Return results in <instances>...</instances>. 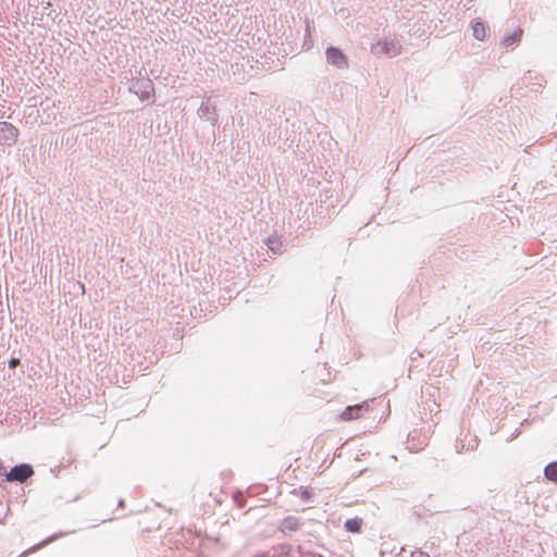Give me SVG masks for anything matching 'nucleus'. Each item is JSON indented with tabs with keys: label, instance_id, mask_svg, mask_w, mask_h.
<instances>
[{
	"label": "nucleus",
	"instance_id": "1",
	"mask_svg": "<svg viewBox=\"0 0 557 557\" xmlns=\"http://www.w3.org/2000/svg\"><path fill=\"white\" fill-rule=\"evenodd\" d=\"M35 474L34 467L30 463L22 462L13 466L10 471L3 472L4 482H17L20 484L27 481Z\"/></svg>",
	"mask_w": 557,
	"mask_h": 557
},
{
	"label": "nucleus",
	"instance_id": "2",
	"mask_svg": "<svg viewBox=\"0 0 557 557\" xmlns=\"http://www.w3.org/2000/svg\"><path fill=\"white\" fill-rule=\"evenodd\" d=\"M128 89L131 92L137 95L140 100H148L154 95L153 83L148 76L133 78Z\"/></svg>",
	"mask_w": 557,
	"mask_h": 557
},
{
	"label": "nucleus",
	"instance_id": "3",
	"mask_svg": "<svg viewBox=\"0 0 557 557\" xmlns=\"http://www.w3.org/2000/svg\"><path fill=\"white\" fill-rule=\"evenodd\" d=\"M200 119L209 121L214 126L219 121L216 104L212 97L206 98L197 110Z\"/></svg>",
	"mask_w": 557,
	"mask_h": 557
},
{
	"label": "nucleus",
	"instance_id": "4",
	"mask_svg": "<svg viewBox=\"0 0 557 557\" xmlns=\"http://www.w3.org/2000/svg\"><path fill=\"white\" fill-rule=\"evenodd\" d=\"M20 131L12 123L0 122V145L12 147L15 145Z\"/></svg>",
	"mask_w": 557,
	"mask_h": 557
},
{
	"label": "nucleus",
	"instance_id": "5",
	"mask_svg": "<svg viewBox=\"0 0 557 557\" xmlns=\"http://www.w3.org/2000/svg\"><path fill=\"white\" fill-rule=\"evenodd\" d=\"M401 45L397 40H379L376 44L372 45L373 53H383L388 57H396L401 53Z\"/></svg>",
	"mask_w": 557,
	"mask_h": 557
},
{
	"label": "nucleus",
	"instance_id": "6",
	"mask_svg": "<svg viewBox=\"0 0 557 557\" xmlns=\"http://www.w3.org/2000/svg\"><path fill=\"white\" fill-rule=\"evenodd\" d=\"M326 61L329 64L337 67V69H347L348 58L346 54L337 47L330 46L325 51Z\"/></svg>",
	"mask_w": 557,
	"mask_h": 557
},
{
	"label": "nucleus",
	"instance_id": "7",
	"mask_svg": "<svg viewBox=\"0 0 557 557\" xmlns=\"http://www.w3.org/2000/svg\"><path fill=\"white\" fill-rule=\"evenodd\" d=\"M369 410V404L367 401L347 406L345 410L341 413V419L344 421H351L354 419L360 418L364 412Z\"/></svg>",
	"mask_w": 557,
	"mask_h": 557
},
{
	"label": "nucleus",
	"instance_id": "8",
	"mask_svg": "<svg viewBox=\"0 0 557 557\" xmlns=\"http://www.w3.org/2000/svg\"><path fill=\"white\" fill-rule=\"evenodd\" d=\"M472 35L478 40H484L490 33V27L483 21L476 18L471 23Z\"/></svg>",
	"mask_w": 557,
	"mask_h": 557
},
{
	"label": "nucleus",
	"instance_id": "9",
	"mask_svg": "<svg viewBox=\"0 0 557 557\" xmlns=\"http://www.w3.org/2000/svg\"><path fill=\"white\" fill-rule=\"evenodd\" d=\"M300 524L299 518L288 516L282 520L280 529L282 532H295L299 529Z\"/></svg>",
	"mask_w": 557,
	"mask_h": 557
},
{
	"label": "nucleus",
	"instance_id": "10",
	"mask_svg": "<svg viewBox=\"0 0 557 557\" xmlns=\"http://www.w3.org/2000/svg\"><path fill=\"white\" fill-rule=\"evenodd\" d=\"M522 34H523L522 29L518 28L515 32H512L511 34L505 35L502 40V45L506 48H509V47L518 44L522 38Z\"/></svg>",
	"mask_w": 557,
	"mask_h": 557
},
{
	"label": "nucleus",
	"instance_id": "11",
	"mask_svg": "<svg viewBox=\"0 0 557 557\" xmlns=\"http://www.w3.org/2000/svg\"><path fill=\"white\" fill-rule=\"evenodd\" d=\"M361 527H362V519L358 518V517L347 519L344 523L345 530L347 532H351V533L360 532Z\"/></svg>",
	"mask_w": 557,
	"mask_h": 557
},
{
	"label": "nucleus",
	"instance_id": "12",
	"mask_svg": "<svg viewBox=\"0 0 557 557\" xmlns=\"http://www.w3.org/2000/svg\"><path fill=\"white\" fill-rule=\"evenodd\" d=\"M265 243H267L268 248L274 255H281L283 252V244H282L280 238H277V237H269Z\"/></svg>",
	"mask_w": 557,
	"mask_h": 557
},
{
	"label": "nucleus",
	"instance_id": "13",
	"mask_svg": "<svg viewBox=\"0 0 557 557\" xmlns=\"http://www.w3.org/2000/svg\"><path fill=\"white\" fill-rule=\"evenodd\" d=\"M544 475L548 481L557 483V461H553L544 468Z\"/></svg>",
	"mask_w": 557,
	"mask_h": 557
},
{
	"label": "nucleus",
	"instance_id": "14",
	"mask_svg": "<svg viewBox=\"0 0 557 557\" xmlns=\"http://www.w3.org/2000/svg\"><path fill=\"white\" fill-rule=\"evenodd\" d=\"M476 446H478V442H476L475 438L471 440L467 447H466V445H465L462 440H458L457 443H456V450H457V453H462L463 450H472Z\"/></svg>",
	"mask_w": 557,
	"mask_h": 557
},
{
	"label": "nucleus",
	"instance_id": "15",
	"mask_svg": "<svg viewBox=\"0 0 557 557\" xmlns=\"http://www.w3.org/2000/svg\"><path fill=\"white\" fill-rule=\"evenodd\" d=\"M300 497L302 500L309 502L311 498V491L309 488L301 487Z\"/></svg>",
	"mask_w": 557,
	"mask_h": 557
},
{
	"label": "nucleus",
	"instance_id": "16",
	"mask_svg": "<svg viewBox=\"0 0 557 557\" xmlns=\"http://www.w3.org/2000/svg\"><path fill=\"white\" fill-rule=\"evenodd\" d=\"M21 364V360L20 358H16V357H12L10 360H9V368L10 369H15L16 367H18Z\"/></svg>",
	"mask_w": 557,
	"mask_h": 557
},
{
	"label": "nucleus",
	"instance_id": "17",
	"mask_svg": "<svg viewBox=\"0 0 557 557\" xmlns=\"http://www.w3.org/2000/svg\"><path fill=\"white\" fill-rule=\"evenodd\" d=\"M411 557H430V555L421 548H417L411 553Z\"/></svg>",
	"mask_w": 557,
	"mask_h": 557
},
{
	"label": "nucleus",
	"instance_id": "18",
	"mask_svg": "<svg viewBox=\"0 0 557 557\" xmlns=\"http://www.w3.org/2000/svg\"><path fill=\"white\" fill-rule=\"evenodd\" d=\"M65 534H66V533L53 534V535L49 536L46 541H44V542L41 543V546H42V545H46V544H48V543H51V542L55 541L57 539H59L61 535H65Z\"/></svg>",
	"mask_w": 557,
	"mask_h": 557
},
{
	"label": "nucleus",
	"instance_id": "19",
	"mask_svg": "<svg viewBox=\"0 0 557 557\" xmlns=\"http://www.w3.org/2000/svg\"><path fill=\"white\" fill-rule=\"evenodd\" d=\"M253 557H273L269 552H261L255 555Z\"/></svg>",
	"mask_w": 557,
	"mask_h": 557
},
{
	"label": "nucleus",
	"instance_id": "20",
	"mask_svg": "<svg viewBox=\"0 0 557 557\" xmlns=\"http://www.w3.org/2000/svg\"><path fill=\"white\" fill-rule=\"evenodd\" d=\"M3 472H7L4 467H3V463L2 461L0 460V476L3 475Z\"/></svg>",
	"mask_w": 557,
	"mask_h": 557
},
{
	"label": "nucleus",
	"instance_id": "21",
	"mask_svg": "<svg viewBox=\"0 0 557 557\" xmlns=\"http://www.w3.org/2000/svg\"><path fill=\"white\" fill-rule=\"evenodd\" d=\"M117 506H119L120 508H124V506H125V502H124V499H120V500H119Z\"/></svg>",
	"mask_w": 557,
	"mask_h": 557
},
{
	"label": "nucleus",
	"instance_id": "22",
	"mask_svg": "<svg viewBox=\"0 0 557 557\" xmlns=\"http://www.w3.org/2000/svg\"><path fill=\"white\" fill-rule=\"evenodd\" d=\"M306 35H310V25L308 23L306 25Z\"/></svg>",
	"mask_w": 557,
	"mask_h": 557
}]
</instances>
